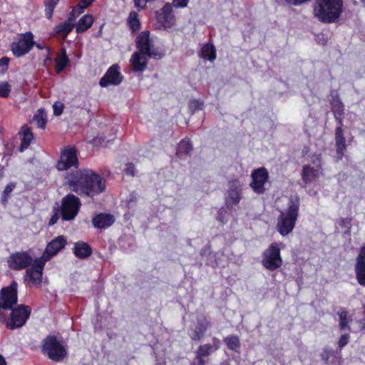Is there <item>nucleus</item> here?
<instances>
[{"mask_svg":"<svg viewBox=\"0 0 365 365\" xmlns=\"http://www.w3.org/2000/svg\"><path fill=\"white\" fill-rule=\"evenodd\" d=\"M212 344H211L212 350L214 351L218 350L220 347V341L218 338L214 336L212 339Z\"/></svg>","mask_w":365,"mask_h":365,"instance_id":"52","label":"nucleus"},{"mask_svg":"<svg viewBox=\"0 0 365 365\" xmlns=\"http://www.w3.org/2000/svg\"><path fill=\"white\" fill-rule=\"evenodd\" d=\"M333 112L334 117L338 116L340 118V116H344V105L341 102H339V103L334 105L333 106Z\"/></svg>","mask_w":365,"mask_h":365,"instance_id":"44","label":"nucleus"},{"mask_svg":"<svg viewBox=\"0 0 365 365\" xmlns=\"http://www.w3.org/2000/svg\"><path fill=\"white\" fill-rule=\"evenodd\" d=\"M192 145L189 139H182L176 148V155L182 159L184 156L190 155L192 150Z\"/></svg>","mask_w":365,"mask_h":365,"instance_id":"30","label":"nucleus"},{"mask_svg":"<svg viewBox=\"0 0 365 365\" xmlns=\"http://www.w3.org/2000/svg\"><path fill=\"white\" fill-rule=\"evenodd\" d=\"M67 238L63 235H59L49 242L46 247L42 255L40 257L45 262L50 260L59 252L65 248L67 245Z\"/></svg>","mask_w":365,"mask_h":365,"instance_id":"14","label":"nucleus"},{"mask_svg":"<svg viewBox=\"0 0 365 365\" xmlns=\"http://www.w3.org/2000/svg\"><path fill=\"white\" fill-rule=\"evenodd\" d=\"M223 341L229 350L240 353L241 344L237 335L232 334L227 336L223 339Z\"/></svg>","mask_w":365,"mask_h":365,"instance_id":"34","label":"nucleus"},{"mask_svg":"<svg viewBox=\"0 0 365 365\" xmlns=\"http://www.w3.org/2000/svg\"><path fill=\"white\" fill-rule=\"evenodd\" d=\"M203 106V102L198 99L190 100L188 103L189 109L192 113L197 110H202Z\"/></svg>","mask_w":365,"mask_h":365,"instance_id":"41","label":"nucleus"},{"mask_svg":"<svg viewBox=\"0 0 365 365\" xmlns=\"http://www.w3.org/2000/svg\"><path fill=\"white\" fill-rule=\"evenodd\" d=\"M302 180L305 185L314 182L319 176L318 170L310 165H304L301 172Z\"/></svg>","mask_w":365,"mask_h":365,"instance_id":"27","label":"nucleus"},{"mask_svg":"<svg viewBox=\"0 0 365 365\" xmlns=\"http://www.w3.org/2000/svg\"><path fill=\"white\" fill-rule=\"evenodd\" d=\"M262 264L267 270L274 271L283 264L281 249L277 242L271 243L262 254Z\"/></svg>","mask_w":365,"mask_h":365,"instance_id":"6","label":"nucleus"},{"mask_svg":"<svg viewBox=\"0 0 365 365\" xmlns=\"http://www.w3.org/2000/svg\"><path fill=\"white\" fill-rule=\"evenodd\" d=\"M354 270L358 283L365 287V246L361 248L360 252L356 259Z\"/></svg>","mask_w":365,"mask_h":365,"instance_id":"21","label":"nucleus"},{"mask_svg":"<svg viewBox=\"0 0 365 365\" xmlns=\"http://www.w3.org/2000/svg\"><path fill=\"white\" fill-rule=\"evenodd\" d=\"M153 46V40L150 38V31H143L135 38V46L138 51L146 53Z\"/></svg>","mask_w":365,"mask_h":365,"instance_id":"23","label":"nucleus"},{"mask_svg":"<svg viewBox=\"0 0 365 365\" xmlns=\"http://www.w3.org/2000/svg\"><path fill=\"white\" fill-rule=\"evenodd\" d=\"M201 58L207 59L211 62L214 61L217 57L216 48L212 43H205L199 53Z\"/></svg>","mask_w":365,"mask_h":365,"instance_id":"29","label":"nucleus"},{"mask_svg":"<svg viewBox=\"0 0 365 365\" xmlns=\"http://www.w3.org/2000/svg\"><path fill=\"white\" fill-rule=\"evenodd\" d=\"M41 353L53 361H63L68 355L66 345L56 335H47L41 342Z\"/></svg>","mask_w":365,"mask_h":365,"instance_id":"4","label":"nucleus"},{"mask_svg":"<svg viewBox=\"0 0 365 365\" xmlns=\"http://www.w3.org/2000/svg\"><path fill=\"white\" fill-rule=\"evenodd\" d=\"M211 327L210 322L206 317L202 316L197 319V324L193 328H190L189 336L192 341H200L205 335L207 329Z\"/></svg>","mask_w":365,"mask_h":365,"instance_id":"19","label":"nucleus"},{"mask_svg":"<svg viewBox=\"0 0 365 365\" xmlns=\"http://www.w3.org/2000/svg\"><path fill=\"white\" fill-rule=\"evenodd\" d=\"M18 283L13 280L9 286L4 287L0 290V307L8 310L17 305Z\"/></svg>","mask_w":365,"mask_h":365,"instance_id":"9","label":"nucleus"},{"mask_svg":"<svg viewBox=\"0 0 365 365\" xmlns=\"http://www.w3.org/2000/svg\"><path fill=\"white\" fill-rule=\"evenodd\" d=\"M10 314L4 320L6 328L9 330H15L23 327L31 314V307L26 304H17L9 309Z\"/></svg>","mask_w":365,"mask_h":365,"instance_id":"5","label":"nucleus"},{"mask_svg":"<svg viewBox=\"0 0 365 365\" xmlns=\"http://www.w3.org/2000/svg\"><path fill=\"white\" fill-rule=\"evenodd\" d=\"M135 165L133 163H128L126 164V168L125 170V175L134 177L135 175Z\"/></svg>","mask_w":365,"mask_h":365,"instance_id":"50","label":"nucleus"},{"mask_svg":"<svg viewBox=\"0 0 365 365\" xmlns=\"http://www.w3.org/2000/svg\"><path fill=\"white\" fill-rule=\"evenodd\" d=\"M362 329H365V325L363 326Z\"/></svg>","mask_w":365,"mask_h":365,"instance_id":"61","label":"nucleus"},{"mask_svg":"<svg viewBox=\"0 0 365 365\" xmlns=\"http://www.w3.org/2000/svg\"><path fill=\"white\" fill-rule=\"evenodd\" d=\"M343 118L344 116L334 117L336 121L338 123L339 126L335 129V145L337 161L341 160L344 153L346 150V138L344 134L343 126Z\"/></svg>","mask_w":365,"mask_h":365,"instance_id":"16","label":"nucleus"},{"mask_svg":"<svg viewBox=\"0 0 365 365\" xmlns=\"http://www.w3.org/2000/svg\"><path fill=\"white\" fill-rule=\"evenodd\" d=\"M67 179L71 190L81 197H93L103 192L106 187V180L88 168L73 171Z\"/></svg>","mask_w":365,"mask_h":365,"instance_id":"1","label":"nucleus"},{"mask_svg":"<svg viewBox=\"0 0 365 365\" xmlns=\"http://www.w3.org/2000/svg\"><path fill=\"white\" fill-rule=\"evenodd\" d=\"M36 48L41 50V49H43L45 47H44V46H42L41 44H36Z\"/></svg>","mask_w":365,"mask_h":365,"instance_id":"58","label":"nucleus"},{"mask_svg":"<svg viewBox=\"0 0 365 365\" xmlns=\"http://www.w3.org/2000/svg\"><path fill=\"white\" fill-rule=\"evenodd\" d=\"M94 0H81L68 14V21H73L75 20L74 11H78L77 15L81 14L84 10L88 7Z\"/></svg>","mask_w":365,"mask_h":365,"instance_id":"35","label":"nucleus"},{"mask_svg":"<svg viewBox=\"0 0 365 365\" xmlns=\"http://www.w3.org/2000/svg\"><path fill=\"white\" fill-rule=\"evenodd\" d=\"M9 61L10 58L6 56L0 58V68H2L3 72L7 71Z\"/></svg>","mask_w":365,"mask_h":365,"instance_id":"51","label":"nucleus"},{"mask_svg":"<svg viewBox=\"0 0 365 365\" xmlns=\"http://www.w3.org/2000/svg\"><path fill=\"white\" fill-rule=\"evenodd\" d=\"M46 262L40 257L36 258L31 265V267L26 269L24 279L26 281L29 280L33 284L41 285Z\"/></svg>","mask_w":365,"mask_h":365,"instance_id":"12","label":"nucleus"},{"mask_svg":"<svg viewBox=\"0 0 365 365\" xmlns=\"http://www.w3.org/2000/svg\"><path fill=\"white\" fill-rule=\"evenodd\" d=\"M46 50H47V55L43 61V66H46V63L48 61H51V49L49 48H46Z\"/></svg>","mask_w":365,"mask_h":365,"instance_id":"54","label":"nucleus"},{"mask_svg":"<svg viewBox=\"0 0 365 365\" xmlns=\"http://www.w3.org/2000/svg\"><path fill=\"white\" fill-rule=\"evenodd\" d=\"M81 206V200L77 196L73 194L66 195L62 198L59 207L61 219L63 221L74 220L80 211Z\"/></svg>","mask_w":365,"mask_h":365,"instance_id":"7","label":"nucleus"},{"mask_svg":"<svg viewBox=\"0 0 365 365\" xmlns=\"http://www.w3.org/2000/svg\"><path fill=\"white\" fill-rule=\"evenodd\" d=\"M195 360L197 362H194L193 365H205V360L204 357L200 358L199 356L195 355Z\"/></svg>","mask_w":365,"mask_h":365,"instance_id":"53","label":"nucleus"},{"mask_svg":"<svg viewBox=\"0 0 365 365\" xmlns=\"http://www.w3.org/2000/svg\"><path fill=\"white\" fill-rule=\"evenodd\" d=\"M120 70V68L118 64H113L108 68L104 76L100 79L99 85L103 88H106L111 85H120L124 78Z\"/></svg>","mask_w":365,"mask_h":365,"instance_id":"15","label":"nucleus"},{"mask_svg":"<svg viewBox=\"0 0 365 365\" xmlns=\"http://www.w3.org/2000/svg\"><path fill=\"white\" fill-rule=\"evenodd\" d=\"M213 351L212 350L211 344H205L200 345L197 350L195 352V355L201 357H207L209 356Z\"/></svg>","mask_w":365,"mask_h":365,"instance_id":"38","label":"nucleus"},{"mask_svg":"<svg viewBox=\"0 0 365 365\" xmlns=\"http://www.w3.org/2000/svg\"><path fill=\"white\" fill-rule=\"evenodd\" d=\"M94 21L93 17L91 14H85L78 20L76 26V32L77 34H81L86 31L89 28L91 27Z\"/></svg>","mask_w":365,"mask_h":365,"instance_id":"32","label":"nucleus"},{"mask_svg":"<svg viewBox=\"0 0 365 365\" xmlns=\"http://www.w3.org/2000/svg\"><path fill=\"white\" fill-rule=\"evenodd\" d=\"M299 206L300 202L298 197L295 199L290 198L287 208L280 212L276 228L282 236H287L293 231L299 217Z\"/></svg>","mask_w":365,"mask_h":365,"instance_id":"3","label":"nucleus"},{"mask_svg":"<svg viewBox=\"0 0 365 365\" xmlns=\"http://www.w3.org/2000/svg\"><path fill=\"white\" fill-rule=\"evenodd\" d=\"M115 221L113 215L110 213H98L96 214L91 220L93 227L99 230H106L110 227Z\"/></svg>","mask_w":365,"mask_h":365,"instance_id":"20","label":"nucleus"},{"mask_svg":"<svg viewBox=\"0 0 365 365\" xmlns=\"http://www.w3.org/2000/svg\"><path fill=\"white\" fill-rule=\"evenodd\" d=\"M15 187L16 184L14 182H10L5 187L4 190L1 193V202L3 205H6L7 204L9 195L12 192Z\"/></svg>","mask_w":365,"mask_h":365,"instance_id":"40","label":"nucleus"},{"mask_svg":"<svg viewBox=\"0 0 365 365\" xmlns=\"http://www.w3.org/2000/svg\"><path fill=\"white\" fill-rule=\"evenodd\" d=\"M72 22L68 19L66 21L59 23L53 29L54 34L61 35L63 38H66L73 29L74 24Z\"/></svg>","mask_w":365,"mask_h":365,"instance_id":"33","label":"nucleus"},{"mask_svg":"<svg viewBox=\"0 0 365 365\" xmlns=\"http://www.w3.org/2000/svg\"><path fill=\"white\" fill-rule=\"evenodd\" d=\"M217 220H219L220 222H222V223H225V220H224V218H223V216H222V211H219L218 212V214H217Z\"/></svg>","mask_w":365,"mask_h":365,"instance_id":"56","label":"nucleus"},{"mask_svg":"<svg viewBox=\"0 0 365 365\" xmlns=\"http://www.w3.org/2000/svg\"><path fill=\"white\" fill-rule=\"evenodd\" d=\"M34 120L36 122L37 127L44 129L46 125V119L42 115H35Z\"/></svg>","mask_w":365,"mask_h":365,"instance_id":"47","label":"nucleus"},{"mask_svg":"<svg viewBox=\"0 0 365 365\" xmlns=\"http://www.w3.org/2000/svg\"><path fill=\"white\" fill-rule=\"evenodd\" d=\"M351 221L352 218L351 217H345V218H341L339 222V225L341 227H344L346 229V232H349L351 227Z\"/></svg>","mask_w":365,"mask_h":365,"instance_id":"46","label":"nucleus"},{"mask_svg":"<svg viewBox=\"0 0 365 365\" xmlns=\"http://www.w3.org/2000/svg\"><path fill=\"white\" fill-rule=\"evenodd\" d=\"M173 7V2H168L161 9L156 11L157 21L165 29L171 28L175 24Z\"/></svg>","mask_w":365,"mask_h":365,"instance_id":"18","label":"nucleus"},{"mask_svg":"<svg viewBox=\"0 0 365 365\" xmlns=\"http://www.w3.org/2000/svg\"><path fill=\"white\" fill-rule=\"evenodd\" d=\"M77 14H78V11H74L75 19H76V17L78 16V15H77Z\"/></svg>","mask_w":365,"mask_h":365,"instance_id":"59","label":"nucleus"},{"mask_svg":"<svg viewBox=\"0 0 365 365\" xmlns=\"http://www.w3.org/2000/svg\"><path fill=\"white\" fill-rule=\"evenodd\" d=\"M18 134L21 140L19 150L20 152H23L26 150L31 145L32 140H34V134L31 131V128L27 125H23Z\"/></svg>","mask_w":365,"mask_h":365,"instance_id":"25","label":"nucleus"},{"mask_svg":"<svg viewBox=\"0 0 365 365\" xmlns=\"http://www.w3.org/2000/svg\"><path fill=\"white\" fill-rule=\"evenodd\" d=\"M350 339V335L349 334H342L339 341H338V349L340 351H341V349L347 345L349 343Z\"/></svg>","mask_w":365,"mask_h":365,"instance_id":"45","label":"nucleus"},{"mask_svg":"<svg viewBox=\"0 0 365 365\" xmlns=\"http://www.w3.org/2000/svg\"><path fill=\"white\" fill-rule=\"evenodd\" d=\"M343 7V0H316L313 12L319 21L331 24L339 19Z\"/></svg>","mask_w":365,"mask_h":365,"instance_id":"2","label":"nucleus"},{"mask_svg":"<svg viewBox=\"0 0 365 365\" xmlns=\"http://www.w3.org/2000/svg\"><path fill=\"white\" fill-rule=\"evenodd\" d=\"M127 24L130 30L131 34H136L141 28V23L138 12L132 11L130 12L127 19Z\"/></svg>","mask_w":365,"mask_h":365,"instance_id":"31","label":"nucleus"},{"mask_svg":"<svg viewBox=\"0 0 365 365\" xmlns=\"http://www.w3.org/2000/svg\"><path fill=\"white\" fill-rule=\"evenodd\" d=\"M363 4H365V0H360Z\"/></svg>","mask_w":365,"mask_h":365,"instance_id":"60","label":"nucleus"},{"mask_svg":"<svg viewBox=\"0 0 365 365\" xmlns=\"http://www.w3.org/2000/svg\"><path fill=\"white\" fill-rule=\"evenodd\" d=\"M55 71L56 73L59 74L63 71L69 64L70 60L66 54V50L64 48L61 49L60 53L57 55L55 58Z\"/></svg>","mask_w":365,"mask_h":365,"instance_id":"28","label":"nucleus"},{"mask_svg":"<svg viewBox=\"0 0 365 365\" xmlns=\"http://www.w3.org/2000/svg\"><path fill=\"white\" fill-rule=\"evenodd\" d=\"M63 108H64V106L62 103H60V102L54 103V104L53 106L54 115H61L63 113Z\"/></svg>","mask_w":365,"mask_h":365,"instance_id":"49","label":"nucleus"},{"mask_svg":"<svg viewBox=\"0 0 365 365\" xmlns=\"http://www.w3.org/2000/svg\"><path fill=\"white\" fill-rule=\"evenodd\" d=\"M321 359L327 364L340 365L341 361V351H335L329 348H324L320 354Z\"/></svg>","mask_w":365,"mask_h":365,"instance_id":"24","label":"nucleus"},{"mask_svg":"<svg viewBox=\"0 0 365 365\" xmlns=\"http://www.w3.org/2000/svg\"><path fill=\"white\" fill-rule=\"evenodd\" d=\"M60 212L61 211H60L58 206L54 207L53 208V214L48 222V226H53L58 222V220L59 219V212Z\"/></svg>","mask_w":365,"mask_h":365,"instance_id":"43","label":"nucleus"},{"mask_svg":"<svg viewBox=\"0 0 365 365\" xmlns=\"http://www.w3.org/2000/svg\"><path fill=\"white\" fill-rule=\"evenodd\" d=\"M73 252L77 258L83 259L92 255L93 249L88 243L80 240L74 243Z\"/></svg>","mask_w":365,"mask_h":365,"instance_id":"26","label":"nucleus"},{"mask_svg":"<svg viewBox=\"0 0 365 365\" xmlns=\"http://www.w3.org/2000/svg\"><path fill=\"white\" fill-rule=\"evenodd\" d=\"M11 87L7 81L0 82V98H7L11 93Z\"/></svg>","mask_w":365,"mask_h":365,"instance_id":"42","label":"nucleus"},{"mask_svg":"<svg viewBox=\"0 0 365 365\" xmlns=\"http://www.w3.org/2000/svg\"><path fill=\"white\" fill-rule=\"evenodd\" d=\"M79 165L78 152L74 146H64L61 150L59 159L56 163V168L59 171L68 170Z\"/></svg>","mask_w":365,"mask_h":365,"instance_id":"8","label":"nucleus"},{"mask_svg":"<svg viewBox=\"0 0 365 365\" xmlns=\"http://www.w3.org/2000/svg\"><path fill=\"white\" fill-rule=\"evenodd\" d=\"M252 181L250 187L257 194H264L265 192L264 185L269 179V173L265 168H259L252 171L251 174Z\"/></svg>","mask_w":365,"mask_h":365,"instance_id":"13","label":"nucleus"},{"mask_svg":"<svg viewBox=\"0 0 365 365\" xmlns=\"http://www.w3.org/2000/svg\"><path fill=\"white\" fill-rule=\"evenodd\" d=\"M34 44V35L28 31L22 34L17 42L11 43V51L14 56L19 58L29 53Z\"/></svg>","mask_w":365,"mask_h":365,"instance_id":"11","label":"nucleus"},{"mask_svg":"<svg viewBox=\"0 0 365 365\" xmlns=\"http://www.w3.org/2000/svg\"><path fill=\"white\" fill-rule=\"evenodd\" d=\"M225 205L230 210L233 205L239 204L242 198V185L239 180L235 179L229 181Z\"/></svg>","mask_w":365,"mask_h":365,"instance_id":"17","label":"nucleus"},{"mask_svg":"<svg viewBox=\"0 0 365 365\" xmlns=\"http://www.w3.org/2000/svg\"><path fill=\"white\" fill-rule=\"evenodd\" d=\"M145 54L147 55L148 58H150L156 60L162 59L165 56V52L163 50L154 47L153 46Z\"/></svg>","mask_w":365,"mask_h":365,"instance_id":"39","label":"nucleus"},{"mask_svg":"<svg viewBox=\"0 0 365 365\" xmlns=\"http://www.w3.org/2000/svg\"><path fill=\"white\" fill-rule=\"evenodd\" d=\"M339 318V327L341 331H344L345 329L351 330V327L349 325L350 322H351V319L348 315V312L346 310H342L337 313Z\"/></svg>","mask_w":365,"mask_h":365,"instance_id":"36","label":"nucleus"},{"mask_svg":"<svg viewBox=\"0 0 365 365\" xmlns=\"http://www.w3.org/2000/svg\"><path fill=\"white\" fill-rule=\"evenodd\" d=\"M59 1L60 0H44L45 16L48 19H52L54 9L59 3Z\"/></svg>","mask_w":365,"mask_h":365,"instance_id":"37","label":"nucleus"},{"mask_svg":"<svg viewBox=\"0 0 365 365\" xmlns=\"http://www.w3.org/2000/svg\"><path fill=\"white\" fill-rule=\"evenodd\" d=\"M190 0H173V4L175 8L182 9L187 6Z\"/></svg>","mask_w":365,"mask_h":365,"instance_id":"48","label":"nucleus"},{"mask_svg":"<svg viewBox=\"0 0 365 365\" xmlns=\"http://www.w3.org/2000/svg\"><path fill=\"white\" fill-rule=\"evenodd\" d=\"M0 365H7L6 359L1 354H0Z\"/></svg>","mask_w":365,"mask_h":365,"instance_id":"57","label":"nucleus"},{"mask_svg":"<svg viewBox=\"0 0 365 365\" xmlns=\"http://www.w3.org/2000/svg\"><path fill=\"white\" fill-rule=\"evenodd\" d=\"M310 151V148L308 145H304L302 150V155L303 157L306 156Z\"/></svg>","mask_w":365,"mask_h":365,"instance_id":"55","label":"nucleus"},{"mask_svg":"<svg viewBox=\"0 0 365 365\" xmlns=\"http://www.w3.org/2000/svg\"><path fill=\"white\" fill-rule=\"evenodd\" d=\"M34 259L29 251H21L11 253L7 258L8 267L14 271H20L27 269L31 266Z\"/></svg>","mask_w":365,"mask_h":365,"instance_id":"10","label":"nucleus"},{"mask_svg":"<svg viewBox=\"0 0 365 365\" xmlns=\"http://www.w3.org/2000/svg\"><path fill=\"white\" fill-rule=\"evenodd\" d=\"M148 63L147 55L138 51L132 54L130 59V63L134 72L144 71L147 68Z\"/></svg>","mask_w":365,"mask_h":365,"instance_id":"22","label":"nucleus"}]
</instances>
